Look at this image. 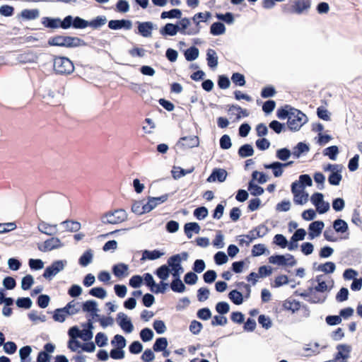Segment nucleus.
Wrapping results in <instances>:
<instances>
[{
    "mask_svg": "<svg viewBox=\"0 0 362 362\" xmlns=\"http://www.w3.org/2000/svg\"><path fill=\"white\" fill-rule=\"evenodd\" d=\"M199 138L197 136H182L177 142L176 145L182 148H192L199 146Z\"/></svg>",
    "mask_w": 362,
    "mask_h": 362,
    "instance_id": "nucleus-14",
    "label": "nucleus"
},
{
    "mask_svg": "<svg viewBox=\"0 0 362 362\" xmlns=\"http://www.w3.org/2000/svg\"><path fill=\"white\" fill-rule=\"evenodd\" d=\"M80 307L83 312L90 313L93 320L95 317H100V315L98 314L99 310L98 308V303L96 300H88L85 302H83L80 305Z\"/></svg>",
    "mask_w": 362,
    "mask_h": 362,
    "instance_id": "nucleus-12",
    "label": "nucleus"
},
{
    "mask_svg": "<svg viewBox=\"0 0 362 362\" xmlns=\"http://www.w3.org/2000/svg\"><path fill=\"white\" fill-rule=\"evenodd\" d=\"M310 0H296L295 1V12L296 13H301L304 10H307L310 7Z\"/></svg>",
    "mask_w": 362,
    "mask_h": 362,
    "instance_id": "nucleus-51",
    "label": "nucleus"
},
{
    "mask_svg": "<svg viewBox=\"0 0 362 362\" xmlns=\"http://www.w3.org/2000/svg\"><path fill=\"white\" fill-rule=\"evenodd\" d=\"M206 62L209 67L214 69L217 67L218 64V57L216 52L213 49H208L206 51Z\"/></svg>",
    "mask_w": 362,
    "mask_h": 362,
    "instance_id": "nucleus-33",
    "label": "nucleus"
},
{
    "mask_svg": "<svg viewBox=\"0 0 362 362\" xmlns=\"http://www.w3.org/2000/svg\"><path fill=\"white\" fill-rule=\"evenodd\" d=\"M116 321L120 328L126 333H132L134 330V325L131 319L124 313L117 315Z\"/></svg>",
    "mask_w": 362,
    "mask_h": 362,
    "instance_id": "nucleus-8",
    "label": "nucleus"
},
{
    "mask_svg": "<svg viewBox=\"0 0 362 362\" xmlns=\"http://www.w3.org/2000/svg\"><path fill=\"white\" fill-rule=\"evenodd\" d=\"M185 284V283L183 282L181 279H172L171 282L169 284V286L173 292L182 293H184L187 288Z\"/></svg>",
    "mask_w": 362,
    "mask_h": 362,
    "instance_id": "nucleus-38",
    "label": "nucleus"
},
{
    "mask_svg": "<svg viewBox=\"0 0 362 362\" xmlns=\"http://www.w3.org/2000/svg\"><path fill=\"white\" fill-rule=\"evenodd\" d=\"M136 23L137 24L138 30L136 33L144 37H150L152 35L153 30L157 28V25L151 21H136Z\"/></svg>",
    "mask_w": 362,
    "mask_h": 362,
    "instance_id": "nucleus-10",
    "label": "nucleus"
},
{
    "mask_svg": "<svg viewBox=\"0 0 362 362\" xmlns=\"http://www.w3.org/2000/svg\"><path fill=\"white\" fill-rule=\"evenodd\" d=\"M310 151V145L305 142H298L293 148L292 155L295 158H298L301 155L307 153Z\"/></svg>",
    "mask_w": 362,
    "mask_h": 362,
    "instance_id": "nucleus-27",
    "label": "nucleus"
},
{
    "mask_svg": "<svg viewBox=\"0 0 362 362\" xmlns=\"http://www.w3.org/2000/svg\"><path fill=\"white\" fill-rule=\"evenodd\" d=\"M226 32L225 25L220 21L213 23L210 26V33L212 35L218 36L224 34Z\"/></svg>",
    "mask_w": 362,
    "mask_h": 362,
    "instance_id": "nucleus-41",
    "label": "nucleus"
},
{
    "mask_svg": "<svg viewBox=\"0 0 362 362\" xmlns=\"http://www.w3.org/2000/svg\"><path fill=\"white\" fill-rule=\"evenodd\" d=\"M285 255L275 254L268 258L269 262L277 266L286 267L288 263L286 262Z\"/></svg>",
    "mask_w": 362,
    "mask_h": 362,
    "instance_id": "nucleus-48",
    "label": "nucleus"
},
{
    "mask_svg": "<svg viewBox=\"0 0 362 362\" xmlns=\"http://www.w3.org/2000/svg\"><path fill=\"white\" fill-rule=\"evenodd\" d=\"M119 218L117 216L115 215L113 210L108 211L103 214L100 217V221L103 224H119L121 223V221H117Z\"/></svg>",
    "mask_w": 362,
    "mask_h": 362,
    "instance_id": "nucleus-28",
    "label": "nucleus"
},
{
    "mask_svg": "<svg viewBox=\"0 0 362 362\" xmlns=\"http://www.w3.org/2000/svg\"><path fill=\"white\" fill-rule=\"evenodd\" d=\"M325 227L322 221H315L308 226V239L313 240L320 235Z\"/></svg>",
    "mask_w": 362,
    "mask_h": 362,
    "instance_id": "nucleus-13",
    "label": "nucleus"
},
{
    "mask_svg": "<svg viewBox=\"0 0 362 362\" xmlns=\"http://www.w3.org/2000/svg\"><path fill=\"white\" fill-rule=\"evenodd\" d=\"M67 313L62 308L55 309L52 313V318L55 322H64L66 320Z\"/></svg>",
    "mask_w": 362,
    "mask_h": 362,
    "instance_id": "nucleus-63",
    "label": "nucleus"
},
{
    "mask_svg": "<svg viewBox=\"0 0 362 362\" xmlns=\"http://www.w3.org/2000/svg\"><path fill=\"white\" fill-rule=\"evenodd\" d=\"M291 109L295 108L288 105L279 107L276 111L277 117L280 119H288L291 115H293V111H291Z\"/></svg>",
    "mask_w": 362,
    "mask_h": 362,
    "instance_id": "nucleus-42",
    "label": "nucleus"
},
{
    "mask_svg": "<svg viewBox=\"0 0 362 362\" xmlns=\"http://www.w3.org/2000/svg\"><path fill=\"white\" fill-rule=\"evenodd\" d=\"M291 111H293V115H291L287 120L288 128L291 132H297L308 121V119L307 116L299 110L295 108L291 109Z\"/></svg>",
    "mask_w": 362,
    "mask_h": 362,
    "instance_id": "nucleus-4",
    "label": "nucleus"
},
{
    "mask_svg": "<svg viewBox=\"0 0 362 362\" xmlns=\"http://www.w3.org/2000/svg\"><path fill=\"white\" fill-rule=\"evenodd\" d=\"M250 181L257 182L259 185L264 184L269 180L268 175L264 172L254 170L251 174Z\"/></svg>",
    "mask_w": 362,
    "mask_h": 362,
    "instance_id": "nucleus-45",
    "label": "nucleus"
},
{
    "mask_svg": "<svg viewBox=\"0 0 362 362\" xmlns=\"http://www.w3.org/2000/svg\"><path fill=\"white\" fill-rule=\"evenodd\" d=\"M47 45L51 47L76 48L86 46L87 43L78 37L57 35L50 37L47 40Z\"/></svg>",
    "mask_w": 362,
    "mask_h": 362,
    "instance_id": "nucleus-2",
    "label": "nucleus"
},
{
    "mask_svg": "<svg viewBox=\"0 0 362 362\" xmlns=\"http://www.w3.org/2000/svg\"><path fill=\"white\" fill-rule=\"evenodd\" d=\"M65 17L63 19L60 18L43 17L41 19L42 24L47 28L65 30Z\"/></svg>",
    "mask_w": 362,
    "mask_h": 362,
    "instance_id": "nucleus-9",
    "label": "nucleus"
},
{
    "mask_svg": "<svg viewBox=\"0 0 362 362\" xmlns=\"http://www.w3.org/2000/svg\"><path fill=\"white\" fill-rule=\"evenodd\" d=\"M139 335L142 341L148 342L153 339L154 334L151 329L145 327L140 331Z\"/></svg>",
    "mask_w": 362,
    "mask_h": 362,
    "instance_id": "nucleus-62",
    "label": "nucleus"
},
{
    "mask_svg": "<svg viewBox=\"0 0 362 362\" xmlns=\"http://www.w3.org/2000/svg\"><path fill=\"white\" fill-rule=\"evenodd\" d=\"M62 308L66 313H67V315H74L78 313L81 310L80 303L72 300Z\"/></svg>",
    "mask_w": 362,
    "mask_h": 362,
    "instance_id": "nucleus-34",
    "label": "nucleus"
},
{
    "mask_svg": "<svg viewBox=\"0 0 362 362\" xmlns=\"http://www.w3.org/2000/svg\"><path fill=\"white\" fill-rule=\"evenodd\" d=\"M65 30L70 28L85 29L88 27V21L85 20L80 16H73L68 15L65 16Z\"/></svg>",
    "mask_w": 362,
    "mask_h": 362,
    "instance_id": "nucleus-6",
    "label": "nucleus"
},
{
    "mask_svg": "<svg viewBox=\"0 0 362 362\" xmlns=\"http://www.w3.org/2000/svg\"><path fill=\"white\" fill-rule=\"evenodd\" d=\"M178 31V24L167 23L160 28L159 33L163 37H173L176 35Z\"/></svg>",
    "mask_w": 362,
    "mask_h": 362,
    "instance_id": "nucleus-21",
    "label": "nucleus"
},
{
    "mask_svg": "<svg viewBox=\"0 0 362 362\" xmlns=\"http://www.w3.org/2000/svg\"><path fill=\"white\" fill-rule=\"evenodd\" d=\"M270 252L264 244L259 243L252 246L251 255L252 257H259L262 255H268Z\"/></svg>",
    "mask_w": 362,
    "mask_h": 362,
    "instance_id": "nucleus-40",
    "label": "nucleus"
},
{
    "mask_svg": "<svg viewBox=\"0 0 362 362\" xmlns=\"http://www.w3.org/2000/svg\"><path fill=\"white\" fill-rule=\"evenodd\" d=\"M209 214L208 209L206 206H201L197 207L193 212L194 216L197 220H203Z\"/></svg>",
    "mask_w": 362,
    "mask_h": 362,
    "instance_id": "nucleus-60",
    "label": "nucleus"
},
{
    "mask_svg": "<svg viewBox=\"0 0 362 362\" xmlns=\"http://www.w3.org/2000/svg\"><path fill=\"white\" fill-rule=\"evenodd\" d=\"M293 194V202L297 205H303L308 200L309 194L305 191L291 188Z\"/></svg>",
    "mask_w": 362,
    "mask_h": 362,
    "instance_id": "nucleus-24",
    "label": "nucleus"
},
{
    "mask_svg": "<svg viewBox=\"0 0 362 362\" xmlns=\"http://www.w3.org/2000/svg\"><path fill=\"white\" fill-rule=\"evenodd\" d=\"M200 226L197 222L186 223L184 226L185 234L189 239L192 238L193 233L198 234L200 231Z\"/></svg>",
    "mask_w": 362,
    "mask_h": 362,
    "instance_id": "nucleus-31",
    "label": "nucleus"
},
{
    "mask_svg": "<svg viewBox=\"0 0 362 362\" xmlns=\"http://www.w3.org/2000/svg\"><path fill=\"white\" fill-rule=\"evenodd\" d=\"M64 94V88H62L57 90H47L46 93L43 95V98L45 99L48 103H53V105H57L60 103V98Z\"/></svg>",
    "mask_w": 362,
    "mask_h": 362,
    "instance_id": "nucleus-11",
    "label": "nucleus"
},
{
    "mask_svg": "<svg viewBox=\"0 0 362 362\" xmlns=\"http://www.w3.org/2000/svg\"><path fill=\"white\" fill-rule=\"evenodd\" d=\"M83 331L81 332L80 338L84 341H90L93 336V329L94 328L93 325V320L88 319L86 323L82 325Z\"/></svg>",
    "mask_w": 362,
    "mask_h": 362,
    "instance_id": "nucleus-22",
    "label": "nucleus"
},
{
    "mask_svg": "<svg viewBox=\"0 0 362 362\" xmlns=\"http://www.w3.org/2000/svg\"><path fill=\"white\" fill-rule=\"evenodd\" d=\"M129 266L124 263H118L114 264L112 267V274L117 278H122L127 276Z\"/></svg>",
    "mask_w": 362,
    "mask_h": 362,
    "instance_id": "nucleus-29",
    "label": "nucleus"
},
{
    "mask_svg": "<svg viewBox=\"0 0 362 362\" xmlns=\"http://www.w3.org/2000/svg\"><path fill=\"white\" fill-rule=\"evenodd\" d=\"M227 175L228 173L225 169L214 168L210 175L207 177L206 181L208 182H214L216 181L223 182L226 180Z\"/></svg>",
    "mask_w": 362,
    "mask_h": 362,
    "instance_id": "nucleus-19",
    "label": "nucleus"
},
{
    "mask_svg": "<svg viewBox=\"0 0 362 362\" xmlns=\"http://www.w3.org/2000/svg\"><path fill=\"white\" fill-rule=\"evenodd\" d=\"M268 233V228L264 224H260L250 230V243L257 238H262Z\"/></svg>",
    "mask_w": 362,
    "mask_h": 362,
    "instance_id": "nucleus-32",
    "label": "nucleus"
},
{
    "mask_svg": "<svg viewBox=\"0 0 362 362\" xmlns=\"http://www.w3.org/2000/svg\"><path fill=\"white\" fill-rule=\"evenodd\" d=\"M170 194H164L160 197H148V202L146 204V211L150 212L154 209L158 205L168 200Z\"/></svg>",
    "mask_w": 362,
    "mask_h": 362,
    "instance_id": "nucleus-16",
    "label": "nucleus"
},
{
    "mask_svg": "<svg viewBox=\"0 0 362 362\" xmlns=\"http://www.w3.org/2000/svg\"><path fill=\"white\" fill-rule=\"evenodd\" d=\"M89 295L100 298L104 299L107 296L106 290L101 286L93 287L88 291Z\"/></svg>",
    "mask_w": 362,
    "mask_h": 362,
    "instance_id": "nucleus-57",
    "label": "nucleus"
},
{
    "mask_svg": "<svg viewBox=\"0 0 362 362\" xmlns=\"http://www.w3.org/2000/svg\"><path fill=\"white\" fill-rule=\"evenodd\" d=\"M67 264L66 259L55 260L52 262L49 266H47L42 274V276L49 281L52 280L59 272L64 270Z\"/></svg>",
    "mask_w": 362,
    "mask_h": 362,
    "instance_id": "nucleus-5",
    "label": "nucleus"
},
{
    "mask_svg": "<svg viewBox=\"0 0 362 362\" xmlns=\"http://www.w3.org/2000/svg\"><path fill=\"white\" fill-rule=\"evenodd\" d=\"M145 207L146 204H143V201H134L132 206V211L136 215H142L148 213Z\"/></svg>",
    "mask_w": 362,
    "mask_h": 362,
    "instance_id": "nucleus-59",
    "label": "nucleus"
},
{
    "mask_svg": "<svg viewBox=\"0 0 362 362\" xmlns=\"http://www.w3.org/2000/svg\"><path fill=\"white\" fill-rule=\"evenodd\" d=\"M165 255V252L162 250L155 249L153 250H144L142 251V257L141 258V261L146 260H156Z\"/></svg>",
    "mask_w": 362,
    "mask_h": 362,
    "instance_id": "nucleus-23",
    "label": "nucleus"
},
{
    "mask_svg": "<svg viewBox=\"0 0 362 362\" xmlns=\"http://www.w3.org/2000/svg\"><path fill=\"white\" fill-rule=\"evenodd\" d=\"M154 274L162 281H165L170 274H171L169 267L167 266V264H163L158 267L155 272Z\"/></svg>",
    "mask_w": 362,
    "mask_h": 362,
    "instance_id": "nucleus-39",
    "label": "nucleus"
},
{
    "mask_svg": "<svg viewBox=\"0 0 362 362\" xmlns=\"http://www.w3.org/2000/svg\"><path fill=\"white\" fill-rule=\"evenodd\" d=\"M264 168L271 169L275 177H279L284 173V166L279 161H274L269 164L264 165Z\"/></svg>",
    "mask_w": 362,
    "mask_h": 362,
    "instance_id": "nucleus-30",
    "label": "nucleus"
},
{
    "mask_svg": "<svg viewBox=\"0 0 362 362\" xmlns=\"http://www.w3.org/2000/svg\"><path fill=\"white\" fill-rule=\"evenodd\" d=\"M38 230L45 235L53 236L58 232L57 224H49L41 221L37 226Z\"/></svg>",
    "mask_w": 362,
    "mask_h": 362,
    "instance_id": "nucleus-20",
    "label": "nucleus"
},
{
    "mask_svg": "<svg viewBox=\"0 0 362 362\" xmlns=\"http://www.w3.org/2000/svg\"><path fill=\"white\" fill-rule=\"evenodd\" d=\"M313 185V180L310 175L302 174L299 176L298 180H296L292 182L291 188L296 189L298 187L300 190L304 191L306 187H310Z\"/></svg>",
    "mask_w": 362,
    "mask_h": 362,
    "instance_id": "nucleus-18",
    "label": "nucleus"
},
{
    "mask_svg": "<svg viewBox=\"0 0 362 362\" xmlns=\"http://www.w3.org/2000/svg\"><path fill=\"white\" fill-rule=\"evenodd\" d=\"M211 16V13L209 11H206L205 13L199 12L197 13L193 17L192 21L194 23L196 27L194 28H189L187 30V28L190 25L191 22L189 18L187 17H184L181 18V20L177 22L176 24H178L179 31L182 35H195L199 33L201 25H199V21L198 19H201L202 22L206 21Z\"/></svg>",
    "mask_w": 362,
    "mask_h": 362,
    "instance_id": "nucleus-1",
    "label": "nucleus"
},
{
    "mask_svg": "<svg viewBox=\"0 0 362 362\" xmlns=\"http://www.w3.org/2000/svg\"><path fill=\"white\" fill-rule=\"evenodd\" d=\"M168 342L165 337H158L156 339L153 345V350L155 352H161L163 350L168 347Z\"/></svg>",
    "mask_w": 362,
    "mask_h": 362,
    "instance_id": "nucleus-50",
    "label": "nucleus"
},
{
    "mask_svg": "<svg viewBox=\"0 0 362 362\" xmlns=\"http://www.w3.org/2000/svg\"><path fill=\"white\" fill-rule=\"evenodd\" d=\"M292 152L288 148H281L276 151V157L282 161H286L291 156Z\"/></svg>",
    "mask_w": 362,
    "mask_h": 362,
    "instance_id": "nucleus-61",
    "label": "nucleus"
},
{
    "mask_svg": "<svg viewBox=\"0 0 362 362\" xmlns=\"http://www.w3.org/2000/svg\"><path fill=\"white\" fill-rule=\"evenodd\" d=\"M300 308V303L296 300H291L286 299L283 302L282 310L291 311L292 313H295Z\"/></svg>",
    "mask_w": 362,
    "mask_h": 362,
    "instance_id": "nucleus-36",
    "label": "nucleus"
},
{
    "mask_svg": "<svg viewBox=\"0 0 362 362\" xmlns=\"http://www.w3.org/2000/svg\"><path fill=\"white\" fill-rule=\"evenodd\" d=\"M338 352L334 356V361L339 359L346 360L349 358V353L351 351V347L349 345L341 344L337 346Z\"/></svg>",
    "mask_w": 362,
    "mask_h": 362,
    "instance_id": "nucleus-25",
    "label": "nucleus"
},
{
    "mask_svg": "<svg viewBox=\"0 0 362 362\" xmlns=\"http://www.w3.org/2000/svg\"><path fill=\"white\" fill-rule=\"evenodd\" d=\"M182 11L179 8H172L170 11H163L160 14L161 19H180L182 16Z\"/></svg>",
    "mask_w": 362,
    "mask_h": 362,
    "instance_id": "nucleus-46",
    "label": "nucleus"
},
{
    "mask_svg": "<svg viewBox=\"0 0 362 362\" xmlns=\"http://www.w3.org/2000/svg\"><path fill=\"white\" fill-rule=\"evenodd\" d=\"M18 308L28 310L32 307L33 301L29 297H19L16 300Z\"/></svg>",
    "mask_w": 362,
    "mask_h": 362,
    "instance_id": "nucleus-56",
    "label": "nucleus"
},
{
    "mask_svg": "<svg viewBox=\"0 0 362 362\" xmlns=\"http://www.w3.org/2000/svg\"><path fill=\"white\" fill-rule=\"evenodd\" d=\"M322 153L325 156H328L330 160H335L339 153V147L335 145L328 146L323 150Z\"/></svg>",
    "mask_w": 362,
    "mask_h": 362,
    "instance_id": "nucleus-52",
    "label": "nucleus"
},
{
    "mask_svg": "<svg viewBox=\"0 0 362 362\" xmlns=\"http://www.w3.org/2000/svg\"><path fill=\"white\" fill-rule=\"evenodd\" d=\"M257 321L262 327L267 330L270 329L272 326V321L271 318L266 315H259Z\"/></svg>",
    "mask_w": 362,
    "mask_h": 362,
    "instance_id": "nucleus-64",
    "label": "nucleus"
},
{
    "mask_svg": "<svg viewBox=\"0 0 362 362\" xmlns=\"http://www.w3.org/2000/svg\"><path fill=\"white\" fill-rule=\"evenodd\" d=\"M107 22L105 16H98L90 21H88V26L93 29H98L104 25Z\"/></svg>",
    "mask_w": 362,
    "mask_h": 362,
    "instance_id": "nucleus-49",
    "label": "nucleus"
},
{
    "mask_svg": "<svg viewBox=\"0 0 362 362\" xmlns=\"http://www.w3.org/2000/svg\"><path fill=\"white\" fill-rule=\"evenodd\" d=\"M93 259V251L91 249L86 250L79 257L78 264L83 267L89 265Z\"/></svg>",
    "mask_w": 362,
    "mask_h": 362,
    "instance_id": "nucleus-37",
    "label": "nucleus"
},
{
    "mask_svg": "<svg viewBox=\"0 0 362 362\" xmlns=\"http://www.w3.org/2000/svg\"><path fill=\"white\" fill-rule=\"evenodd\" d=\"M62 224L69 232H76L81 228V223L76 221L66 220L62 221Z\"/></svg>",
    "mask_w": 362,
    "mask_h": 362,
    "instance_id": "nucleus-55",
    "label": "nucleus"
},
{
    "mask_svg": "<svg viewBox=\"0 0 362 362\" xmlns=\"http://www.w3.org/2000/svg\"><path fill=\"white\" fill-rule=\"evenodd\" d=\"M53 67L55 73L59 75H68L74 71L72 61L66 57L55 56Z\"/></svg>",
    "mask_w": 362,
    "mask_h": 362,
    "instance_id": "nucleus-3",
    "label": "nucleus"
},
{
    "mask_svg": "<svg viewBox=\"0 0 362 362\" xmlns=\"http://www.w3.org/2000/svg\"><path fill=\"white\" fill-rule=\"evenodd\" d=\"M228 113L232 116H235L234 121H239L242 117L249 116V112L247 109H243L238 105H231L228 106Z\"/></svg>",
    "mask_w": 362,
    "mask_h": 362,
    "instance_id": "nucleus-17",
    "label": "nucleus"
},
{
    "mask_svg": "<svg viewBox=\"0 0 362 362\" xmlns=\"http://www.w3.org/2000/svg\"><path fill=\"white\" fill-rule=\"evenodd\" d=\"M40 11L38 9H24L21 13V16L25 20H34L38 18Z\"/></svg>",
    "mask_w": 362,
    "mask_h": 362,
    "instance_id": "nucleus-54",
    "label": "nucleus"
},
{
    "mask_svg": "<svg viewBox=\"0 0 362 362\" xmlns=\"http://www.w3.org/2000/svg\"><path fill=\"white\" fill-rule=\"evenodd\" d=\"M111 344L115 348L124 349L127 345V340L124 336L121 334H116L111 340Z\"/></svg>",
    "mask_w": 362,
    "mask_h": 362,
    "instance_id": "nucleus-58",
    "label": "nucleus"
},
{
    "mask_svg": "<svg viewBox=\"0 0 362 362\" xmlns=\"http://www.w3.org/2000/svg\"><path fill=\"white\" fill-rule=\"evenodd\" d=\"M332 226L334 230L337 233H347V235L344 236V239H348L349 238V226L348 223L341 218H337L335 219L332 223Z\"/></svg>",
    "mask_w": 362,
    "mask_h": 362,
    "instance_id": "nucleus-26",
    "label": "nucleus"
},
{
    "mask_svg": "<svg viewBox=\"0 0 362 362\" xmlns=\"http://www.w3.org/2000/svg\"><path fill=\"white\" fill-rule=\"evenodd\" d=\"M194 170V167H192L189 169L185 170L182 168L181 167H173V169L171 170L172 176L173 179L178 180L180 177L192 173Z\"/></svg>",
    "mask_w": 362,
    "mask_h": 362,
    "instance_id": "nucleus-43",
    "label": "nucleus"
},
{
    "mask_svg": "<svg viewBox=\"0 0 362 362\" xmlns=\"http://www.w3.org/2000/svg\"><path fill=\"white\" fill-rule=\"evenodd\" d=\"M335 269L336 264L333 262H327L324 264H320L317 268V271L324 272L327 274L334 273Z\"/></svg>",
    "mask_w": 362,
    "mask_h": 362,
    "instance_id": "nucleus-53",
    "label": "nucleus"
},
{
    "mask_svg": "<svg viewBox=\"0 0 362 362\" xmlns=\"http://www.w3.org/2000/svg\"><path fill=\"white\" fill-rule=\"evenodd\" d=\"M64 244L57 237H52L47 239L43 243H37V249L42 252H47L53 250L62 248Z\"/></svg>",
    "mask_w": 362,
    "mask_h": 362,
    "instance_id": "nucleus-7",
    "label": "nucleus"
},
{
    "mask_svg": "<svg viewBox=\"0 0 362 362\" xmlns=\"http://www.w3.org/2000/svg\"><path fill=\"white\" fill-rule=\"evenodd\" d=\"M199 49L195 46H191L184 52V56L187 61L193 62L199 57Z\"/></svg>",
    "mask_w": 362,
    "mask_h": 362,
    "instance_id": "nucleus-44",
    "label": "nucleus"
},
{
    "mask_svg": "<svg viewBox=\"0 0 362 362\" xmlns=\"http://www.w3.org/2000/svg\"><path fill=\"white\" fill-rule=\"evenodd\" d=\"M341 171H342V169H339L338 170H335V172H333L329 175L327 180H328V182L330 185H333V186L339 185L341 180H342Z\"/></svg>",
    "mask_w": 362,
    "mask_h": 362,
    "instance_id": "nucleus-47",
    "label": "nucleus"
},
{
    "mask_svg": "<svg viewBox=\"0 0 362 362\" xmlns=\"http://www.w3.org/2000/svg\"><path fill=\"white\" fill-rule=\"evenodd\" d=\"M107 26L110 29L114 30H130L132 28V22L129 19L110 20L108 21Z\"/></svg>",
    "mask_w": 362,
    "mask_h": 362,
    "instance_id": "nucleus-15",
    "label": "nucleus"
},
{
    "mask_svg": "<svg viewBox=\"0 0 362 362\" xmlns=\"http://www.w3.org/2000/svg\"><path fill=\"white\" fill-rule=\"evenodd\" d=\"M228 297L231 302L236 305L243 304L244 302V298H245L238 289L231 290L228 293Z\"/></svg>",
    "mask_w": 362,
    "mask_h": 362,
    "instance_id": "nucleus-35",
    "label": "nucleus"
}]
</instances>
